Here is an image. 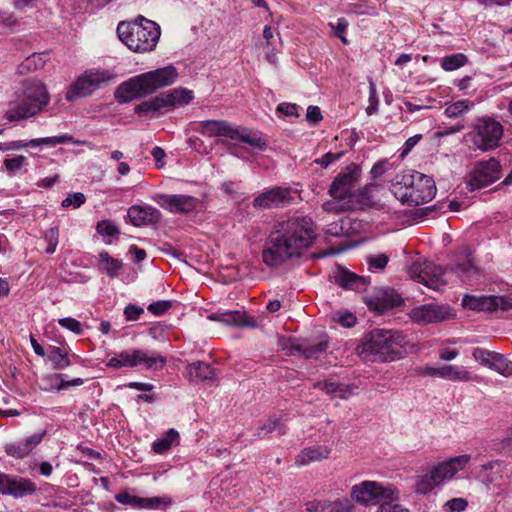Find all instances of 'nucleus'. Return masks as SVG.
Segmentation results:
<instances>
[{
	"label": "nucleus",
	"mask_w": 512,
	"mask_h": 512,
	"mask_svg": "<svg viewBox=\"0 0 512 512\" xmlns=\"http://www.w3.org/2000/svg\"><path fill=\"white\" fill-rule=\"evenodd\" d=\"M315 237L314 222L307 216L277 221L265 241L262 260L269 267H279L290 259L302 256Z\"/></svg>",
	"instance_id": "f257e3e1"
},
{
	"label": "nucleus",
	"mask_w": 512,
	"mask_h": 512,
	"mask_svg": "<svg viewBox=\"0 0 512 512\" xmlns=\"http://www.w3.org/2000/svg\"><path fill=\"white\" fill-rule=\"evenodd\" d=\"M391 192L402 204L418 206L434 198L436 186L430 176L405 170L396 175Z\"/></svg>",
	"instance_id": "f03ea898"
},
{
	"label": "nucleus",
	"mask_w": 512,
	"mask_h": 512,
	"mask_svg": "<svg viewBox=\"0 0 512 512\" xmlns=\"http://www.w3.org/2000/svg\"><path fill=\"white\" fill-rule=\"evenodd\" d=\"M176 77L177 72L172 66L135 76L116 89L115 98L119 103H128L133 99L152 94L159 88L171 85Z\"/></svg>",
	"instance_id": "7ed1b4c3"
},
{
	"label": "nucleus",
	"mask_w": 512,
	"mask_h": 512,
	"mask_svg": "<svg viewBox=\"0 0 512 512\" xmlns=\"http://www.w3.org/2000/svg\"><path fill=\"white\" fill-rule=\"evenodd\" d=\"M50 101L45 84L38 79H29L23 83L18 100L11 103L5 117L9 121L22 120L42 112Z\"/></svg>",
	"instance_id": "20e7f679"
},
{
	"label": "nucleus",
	"mask_w": 512,
	"mask_h": 512,
	"mask_svg": "<svg viewBox=\"0 0 512 512\" xmlns=\"http://www.w3.org/2000/svg\"><path fill=\"white\" fill-rule=\"evenodd\" d=\"M117 34L130 50L143 53L154 50L161 32L156 22L140 16L134 23H119Z\"/></svg>",
	"instance_id": "39448f33"
},
{
	"label": "nucleus",
	"mask_w": 512,
	"mask_h": 512,
	"mask_svg": "<svg viewBox=\"0 0 512 512\" xmlns=\"http://www.w3.org/2000/svg\"><path fill=\"white\" fill-rule=\"evenodd\" d=\"M405 337L398 331L374 329L364 337L362 353L380 361H391L402 354Z\"/></svg>",
	"instance_id": "423d86ee"
},
{
	"label": "nucleus",
	"mask_w": 512,
	"mask_h": 512,
	"mask_svg": "<svg viewBox=\"0 0 512 512\" xmlns=\"http://www.w3.org/2000/svg\"><path fill=\"white\" fill-rule=\"evenodd\" d=\"M502 135L503 127L498 121L490 117H483L475 121L472 130L465 134L464 138L476 149L486 152L499 146Z\"/></svg>",
	"instance_id": "0eeeda50"
},
{
	"label": "nucleus",
	"mask_w": 512,
	"mask_h": 512,
	"mask_svg": "<svg viewBox=\"0 0 512 512\" xmlns=\"http://www.w3.org/2000/svg\"><path fill=\"white\" fill-rule=\"evenodd\" d=\"M166 364V358L160 355H148L146 351L140 349H132L115 353L111 357L107 366L119 369L122 367H138L143 365L146 369L159 370L162 369Z\"/></svg>",
	"instance_id": "6e6552de"
},
{
	"label": "nucleus",
	"mask_w": 512,
	"mask_h": 512,
	"mask_svg": "<svg viewBox=\"0 0 512 512\" xmlns=\"http://www.w3.org/2000/svg\"><path fill=\"white\" fill-rule=\"evenodd\" d=\"M112 79V74L107 70H87L79 76L66 92V99H76L91 95Z\"/></svg>",
	"instance_id": "1a4fd4ad"
},
{
	"label": "nucleus",
	"mask_w": 512,
	"mask_h": 512,
	"mask_svg": "<svg viewBox=\"0 0 512 512\" xmlns=\"http://www.w3.org/2000/svg\"><path fill=\"white\" fill-rule=\"evenodd\" d=\"M395 489L383 486L375 481H363L351 488V497L360 504H376L393 500Z\"/></svg>",
	"instance_id": "9d476101"
},
{
	"label": "nucleus",
	"mask_w": 512,
	"mask_h": 512,
	"mask_svg": "<svg viewBox=\"0 0 512 512\" xmlns=\"http://www.w3.org/2000/svg\"><path fill=\"white\" fill-rule=\"evenodd\" d=\"M360 178V168L352 163L341 171L333 180L329 188V194L334 199L346 200L349 202L356 189L355 186Z\"/></svg>",
	"instance_id": "9b49d317"
},
{
	"label": "nucleus",
	"mask_w": 512,
	"mask_h": 512,
	"mask_svg": "<svg viewBox=\"0 0 512 512\" xmlns=\"http://www.w3.org/2000/svg\"><path fill=\"white\" fill-rule=\"evenodd\" d=\"M501 166L497 159L478 162L468 176L471 190L488 186L500 178Z\"/></svg>",
	"instance_id": "f8f14e48"
},
{
	"label": "nucleus",
	"mask_w": 512,
	"mask_h": 512,
	"mask_svg": "<svg viewBox=\"0 0 512 512\" xmlns=\"http://www.w3.org/2000/svg\"><path fill=\"white\" fill-rule=\"evenodd\" d=\"M367 307L377 313H383L389 309L400 306L402 297L394 289L389 287H376L363 297Z\"/></svg>",
	"instance_id": "ddd939ff"
},
{
	"label": "nucleus",
	"mask_w": 512,
	"mask_h": 512,
	"mask_svg": "<svg viewBox=\"0 0 512 512\" xmlns=\"http://www.w3.org/2000/svg\"><path fill=\"white\" fill-rule=\"evenodd\" d=\"M155 202L163 209L174 214L194 212L200 205V200L185 194H158Z\"/></svg>",
	"instance_id": "4468645a"
},
{
	"label": "nucleus",
	"mask_w": 512,
	"mask_h": 512,
	"mask_svg": "<svg viewBox=\"0 0 512 512\" xmlns=\"http://www.w3.org/2000/svg\"><path fill=\"white\" fill-rule=\"evenodd\" d=\"M445 270L433 262L415 264L411 268V277L425 286L438 290L446 284Z\"/></svg>",
	"instance_id": "2eb2a0df"
},
{
	"label": "nucleus",
	"mask_w": 512,
	"mask_h": 512,
	"mask_svg": "<svg viewBox=\"0 0 512 512\" xmlns=\"http://www.w3.org/2000/svg\"><path fill=\"white\" fill-rule=\"evenodd\" d=\"M462 305L471 310L507 311L512 308V300L505 296L465 295L462 299Z\"/></svg>",
	"instance_id": "dca6fc26"
},
{
	"label": "nucleus",
	"mask_w": 512,
	"mask_h": 512,
	"mask_svg": "<svg viewBox=\"0 0 512 512\" xmlns=\"http://www.w3.org/2000/svg\"><path fill=\"white\" fill-rule=\"evenodd\" d=\"M36 491V484L30 479L0 472V494L22 498Z\"/></svg>",
	"instance_id": "f3484780"
},
{
	"label": "nucleus",
	"mask_w": 512,
	"mask_h": 512,
	"mask_svg": "<svg viewBox=\"0 0 512 512\" xmlns=\"http://www.w3.org/2000/svg\"><path fill=\"white\" fill-rule=\"evenodd\" d=\"M291 200V190L289 188L274 187L255 197L253 207L259 210L280 208L288 205Z\"/></svg>",
	"instance_id": "a211bd4d"
},
{
	"label": "nucleus",
	"mask_w": 512,
	"mask_h": 512,
	"mask_svg": "<svg viewBox=\"0 0 512 512\" xmlns=\"http://www.w3.org/2000/svg\"><path fill=\"white\" fill-rule=\"evenodd\" d=\"M411 319L419 324H429L444 321L452 316L448 306L434 303L420 305L410 312Z\"/></svg>",
	"instance_id": "6ab92c4d"
},
{
	"label": "nucleus",
	"mask_w": 512,
	"mask_h": 512,
	"mask_svg": "<svg viewBox=\"0 0 512 512\" xmlns=\"http://www.w3.org/2000/svg\"><path fill=\"white\" fill-rule=\"evenodd\" d=\"M448 271L455 274L464 282H471L479 275V268L474 263L469 248H464L457 254L455 264L449 266Z\"/></svg>",
	"instance_id": "aec40b11"
},
{
	"label": "nucleus",
	"mask_w": 512,
	"mask_h": 512,
	"mask_svg": "<svg viewBox=\"0 0 512 512\" xmlns=\"http://www.w3.org/2000/svg\"><path fill=\"white\" fill-rule=\"evenodd\" d=\"M470 461V456L460 455L438 464L431 469L438 483L452 478L458 471L462 470Z\"/></svg>",
	"instance_id": "412c9836"
},
{
	"label": "nucleus",
	"mask_w": 512,
	"mask_h": 512,
	"mask_svg": "<svg viewBox=\"0 0 512 512\" xmlns=\"http://www.w3.org/2000/svg\"><path fill=\"white\" fill-rule=\"evenodd\" d=\"M72 140V136L68 134L60 135V136H52V137H45V138H37L32 139L28 142L24 141H12L7 143H0V150L1 151H7V150H19L26 147H37L40 145H50L55 146L58 144H64L68 143Z\"/></svg>",
	"instance_id": "4be33fe9"
},
{
	"label": "nucleus",
	"mask_w": 512,
	"mask_h": 512,
	"mask_svg": "<svg viewBox=\"0 0 512 512\" xmlns=\"http://www.w3.org/2000/svg\"><path fill=\"white\" fill-rule=\"evenodd\" d=\"M127 215L131 223L136 227L154 224L160 219V212L149 205H133L128 209Z\"/></svg>",
	"instance_id": "5701e85b"
},
{
	"label": "nucleus",
	"mask_w": 512,
	"mask_h": 512,
	"mask_svg": "<svg viewBox=\"0 0 512 512\" xmlns=\"http://www.w3.org/2000/svg\"><path fill=\"white\" fill-rule=\"evenodd\" d=\"M380 190L377 184H368L361 189H357L349 200L348 206L351 210H362L377 205L375 194Z\"/></svg>",
	"instance_id": "b1692460"
},
{
	"label": "nucleus",
	"mask_w": 512,
	"mask_h": 512,
	"mask_svg": "<svg viewBox=\"0 0 512 512\" xmlns=\"http://www.w3.org/2000/svg\"><path fill=\"white\" fill-rule=\"evenodd\" d=\"M332 449L327 445H314L302 449L295 458L297 466H307L313 462L327 459Z\"/></svg>",
	"instance_id": "393cba45"
},
{
	"label": "nucleus",
	"mask_w": 512,
	"mask_h": 512,
	"mask_svg": "<svg viewBox=\"0 0 512 512\" xmlns=\"http://www.w3.org/2000/svg\"><path fill=\"white\" fill-rule=\"evenodd\" d=\"M194 129L204 136H225L230 138L232 126L224 120H205L197 122Z\"/></svg>",
	"instance_id": "a878e982"
},
{
	"label": "nucleus",
	"mask_w": 512,
	"mask_h": 512,
	"mask_svg": "<svg viewBox=\"0 0 512 512\" xmlns=\"http://www.w3.org/2000/svg\"><path fill=\"white\" fill-rule=\"evenodd\" d=\"M208 319L218 321L228 326H255L253 318L241 311L217 312L209 315Z\"/></svg>",
	"instance_id": "bb28decb"
},
{
	"label": "nucleus",
	"mask_w": 512,
	"mask_h": 512,
	"mask_svg": "<svg viewBox=\"0 0 512 512\" xmlns=\"http://www.w3.org/2000/svg\"><path fill=\"white\" fill-rule=\"evenodd\" d=\"M186 377L191 382H204L215 378V370L208 363L197 361L186 367Z\"/></svg>",
	"instance_id": "cd10ccee"
},
{
	"label": "nucleus",
	"mask_w": 512,
	"mask_h": 512,
	"mask_svg": "<svg viewBox=\"0 0 512 512\" xmlns=\"http://www.w3.org/2000/svg\"><path fill=\"white\" fill-rule=\"evenodd\" d=\"M440 378L453 382L475 381L477 376L472 375L464 366L446 364L441 366Z\"/></svg>",
	"instance_id": "c85d7f7f"
},
{
	"label": "nucleus",
	"mask_w": 512,
	"mask_h": 512,
	"mask_svg": "<svg viewBox=\"0 0 512 512\" xmlns=\"http://www.w3.org/2000/svg\"><path fill=\"white\" fill-rule=\"evenodd\" d=\"M336 283L345 289L359 291L367 285V279L345 269H340L335 276Z\"/></svg>",
	"instance_id": "c756f323"
},
{
	"label": "nucleus",
	"mask_w": 512,
	"mask_h": 512,
	"mask_svg": "<svg viewBox=\"0 0 512 512\" xmlns=\"http://www.w3.org/2000/svg\"><path fill=\"white\" fill-rule=\"evenodd\" d=\"M327 345L328 341L325 339H321L316 343H302L298 345H293L291 347V354H299L307 359H316L326 351Z\"/></svg>",
	"instance_id": "7c9ffc66"
},
{
	"label": "nucleus",
	"mask_w": 512,
	"mask_h": 512,
	"mask_svg": "<svg viewBox=\"0 0 512 512\" xmlns=\"http://www.w3.org/2000/svg\"><path fill=\"white\" fill-rule=\"evenodd\" d=\"M161 95L166 110L188 104L193 99L192 91L186 89H174L170 92L162 93Z\"/></svg>",
	"instance_id": "2f4dec72"
},
{
	"label": "nucleus",
	"mask_w": 512,
	"mask_h": 512,
	"mask_svg": "<svg viewBox=\"0 0 512 512\" xmlns=\"http://www.w3.org/2000/svg\"><path fill=\"white\" fill-rule=\"evenodd\" d=\"M230 139L239 140L260 150H263L266 147V142L257 133L249 131L246 128L232 127Z\"/></svg>",
	"instance_id": "473e14b6"
},
{
	"label": "nucleus",
	"mask_w": 512,
	"mask_h": 512,
	"mask_svg": "<svg viewBox=\"0 0 512 512\" xmlns=\"http://www.w3.org/2000/svg\"><path fill=\"white\" fill-rule=\"evenodd\" d=\"M47 357L54 370H63L71 365L68 352L61 347L50 346Z\"/></svg>",
	"instance_id": "72a5a7b5"
},
{
	"label": "nucleus",
	"mask_w": 512,
	"mask_h": 512,
	"mask_svg": "<svg viewBox=\"0 0 512 512\" xmlns=\"http://www.w3.org/2000/svg\"><path fill=\"white\" fill-rule=\"evenodd\" d=\"M99 263L100 270L111 278L117 277L123 266L121 260L111 257L106 251L99 254Z\"/></svg>",
	"instance_id": "f704fd0d"
},
{
	"label": "nucleus",
	"mask_w": 512,
	"mask_h": 512,
	"mask_svg": "<svg viewBox=\"0 0 512 512\" xmlns=\"http://www.w3.org/2000/svg\"><path fill=\"white\" fill-rule=\"evenodd\" d=\"M166 110L162 95H158L152 100L144 101L135 106L134 112L138 115H148L150 113Z\"/></svg>",
	"instance_id": "c9c22d12"
},
{
	"label": "nucleus",
	"mask_w": 512,
	"mask_h": 512,
	"mask_svg": "<svg viewBox=\"0 0 512 512\" xmlns=\"http://www.w3.org/2000/svg\"><path fill=\"white\" fill-rule=\"evenodd\" d=\"M63 374H50L43 380L49 382L51 388H55L58 391L65 390L70 386H80L84 383L82 378H74L72 380H64Z\"/></svg>",
	"instance_id": "e433bc0d"
},
{
	"label": "nucleus",
	"mask_w": 512,
	"mask_h": 512,
	"mask_svg": "<svg viewBox=\"0 0 512 512\" xmlns=\"http://www.w3.org/2000/svg\"><path fill=\"white\" fill-rule=\"evenodd\" d=\"M46 63V54L34 53L27 57L20 65L19 72L21 74L31 72L44 67Z\"/></svg>",
	"instance_id": "4c0bfd02"
},
{
	"label": "nucleus",
	"mask_w": 512,
	"mask_h": 512,
	"mask_svg": "<svg viewBox=\"0 0 512 512\" xmlns=\"http://www.w3.org/2000/svg\"><path fill=\"white\" fill-rule=\"evenodd\" d=\"M437 485H439V483L430 470L429 473L421 475L417 478L415 491L419 494H427Z\"/></svg>",
	"instance_id": "58836bf2"
},
{
	"label": "nucleus",
	"mask_w": 512,
	"mask_h": 512,
	"mask_svg": "<svg viewBox=\"0 0 512 512\" xmlns=\"http://www.w3.org/2000/svg\"><path fill=\"white\" fill-rule=\"evenodd\" d=\"M473 106L474 103L470 100H459L448 105L445 109V114L449 118H457L468 112Z\"/></svg>",
	"instance_id": "ea45409f"
},
{
	"label": "nucleus",
	"mask_w": 512,
	"mask_h": 512,
	"mask_svg": "<svg viewBox=\"0 0 512 512\" xmlns=\"http://www.w3.org/2000/svg\"><path fill=\"white\" fill-rule=\"evenodd\" d=\"M178 437L179 433L175 429H170L162 438L153 443V450L156 453H163L167 451Z\"/></svg>",
	"instance_id": "a19ab883"
},
{
	"label": "nucleus",
	"mask_w": 512,
	"mask_h": 512,
	"mask_svg": "<svg viewBox=\"0 0 512 512\" xmlns=\"http://www.w3.org/2000/svg\"><path fill=\"white\" fill-rule=\"evenodd\" d=\"M275 430H278L280 434L286 433V427L280 424L277 418L270 417L264 424L258 427L256 435L258 438H263Z\"/></svg>",
	"instance_id": "79ce46f5"
},
{
	"label": "nucleus",
	"mask_w": 512,
	"mask_h": 512,
	"mask_svg": "<svg viewBox=\"0 0 512 512\" xmlns=\"http://www.w3.org/2000/svg\"><path fill=\"white\" fill-rule=\"evenodd\" d=\"M172 500L168 496H162V497H150V498H144L142 497V504L141 508L145 509H167L169 506H171Z\"/></svg>",
	"instance_id": "37998d69"
},
{
	"label": "nucleus",
	"mask_w": 512,
	"mask_h": 512,
	"mask_svg": "<svg viewBox=\"0 0 512 512\" xmlns=\"http://www.w3.org/2000/svg\"><path fill=\"white\" fill-rule=\"evenodd\" d=\"M490 369L495 370L501 375H512V361L505 358L502 354L496 353L491 363Z\"/></svg>",
	"instance_id": "c03bdc74"
},
{
	"label": "nucleus",
	"mask_w": 512,
	"mask_h": 512,
	"mask_svg": "<svg viewBox=\"0 0 512 512\" xmlns=\"http://www.w3.org/2000/svg\"><path fill=\"white\" fill-rule=\"evenodd\" d=\"M467 62V57L462 53H456L450 56H446L442 59L441 67L446 71H453L462 66Z\"/></svg>",
	"instance_id": "a18cd8bd"
},
{
	"label": "nucleus",
	"mask_w": 512,
	"mask_h": 512,
	"mask_svg": "<svg viewBox=\"0 0 512 512\" xmlns=\"http://www.w3.org/2000/svg\"><path fill=\"white\" fill-rule=\"evenodd\" d=\"M4 449H5V452L7 453V455H9L13 458L22 459L30 454L22 440L18 441V442L7 443L4 447Z\"/></svg>",
	"instance_id": "49530a36"
},
{
	"label": "nucleus",
	"mask_w": 512,
	"mask_h": 512,
	"mask_svg": "<svg viewBox=\"0 0 512 512\" xmlns=\"http://www.w3.org/2000/svg\"><path fill=\"white\" fill-rule=\"evenodd\" d=\"M44 241L47 243V247L45 252L48 254H53L56 251L58 245L59 238V230L58 227H51L44 233Z\"/></svg>",
	"instance_id": "de8ad7c7"
},
{
	"label": "nucleus",
	"mask_w": 512,
	"mask_h": 512,
	"mask_svg": "<svg viewBox=\"0 0 512 512\" xmlns=\"http://www.w3.org/2000/svg\"><path fill=\"white\" fill-rule=\"evenodd\" d=\"M496 352H492L483 348H475L472 352V357L483 366L491 367Z\"/></svg>",
	"instance_id": "09e8293b"
},
{
	"label": "nucleus",
	"mask_w": 512,
	"mask_h": 512,
	"mask_svg": "<svg viewBox=\"0 0 512 512\" xmlns=\"http://www.w3.org/2000/svg\"><path fill=\"white\" fill-rule=\"evenodd\" d=\"M329 26L331 27L334 35L337 38H339L343 44L349 43L348 39L344 35L345 31L347 30V28L349 26V22L346 18H344V17L338 18L336 24L329 23Z\"/></svg>",
	"instance_id": "8fccbe9b"
},
{
	"label": "nucleus",
	"mask_w": 512,
	"mask_h": 512,
	"mask_svg": "<svg viewBox=\"0 0 512 512\" xmlns=\"http://www.w3.org/2000/svg\"><path fill=\"white\" fill-rule=\"evenodd\" d=\"M398 493L395 491L393 500H385L382 502L377 512H409L407 508L399 504L397 500Z\"/></svg>",
	"instance_id": "3c124183"
},
{
	"label": "nucleus",
	"mask_w": 512,
	"mask_h": 512,
	"mask_svg": "<svg viewBox=\"0 0 512 512\" xmlns=\"http://www.w3.org/2000/svg\"><path fill=\"white\" fill-rule=\"evenodd\" d=\"M322 208L326 212H342L351 210V208L348 206V201L334 198L333 200L324 202Z\"/></svg>",
	"instance_id": "603ef678"
},
{
	"label": "nucleus",
	"mask_w": 512,
	"mask_h": 512,
	"mask_svg": "<svg viewBox=\"0 0 512 512\" xmlns=\"http://www.w3.org/2000/svg\"><path fill=\"white\" fill-rule=\"evenodd\" d=\"M322 389L332 395L339 396L340 398H345L347 394V389L343 384L332 382V381H325L322 384Z\"/></svg>",
	"instance_id": "864d4df0"
},
{
	"label": "nucleus",
	"mask_w": 512,
	"mask_h": 512,
	"mask_svg": "<svg viewBox=\"0 0 512 512\" xmlns=\"http://www.w3.org/2000/svg\"><path fill=\"white\" fill-rule=\"evenodd\" d=\"M115 499L118 503L123 505H129L135 508H141L142 497L131 495L127 492L119 493L115 496Z\"/></svg>",
	"instance_id": "5fc2aeb1"
},
{
	"label": "nucleus",
	"mask_w": 512,
	"mask_h": 512,
	"mask_svg": "<svg viewBox=\"0 0 512 512\" xmlns=\"http://www.w3.org/2000/svg\"><path fill=\"white\" fill-rule=\"evenodd\" d=\"M368 268L370 271H379L386 267L388 263V256L385 254H379L376 256H369L367 258Z\"/></svg>",
	"instance_id": "6e6d98bb"
},
{
	"label": "nucleus",
	"mask_w": 512,
	"mask_h": 512,
	"mask_svg": "<svg viewBox=\"0 0 512 512\" xmlns=\"http://www.w3.org/2000/svg\"><path fill=\"white\" fill-rule=\"evenodd\" d=\"M86 201V197L83 193L76 192L73 194H69L63 201L62 206L64 208L73 207V208H79L82 204H84Z\"/></svg>",
	"instance_id": "4d7b16f0"
},
{
	"label": "nucleus",
	"mask_w": 512,
	"mask_h": 512,
	"mask_svg": "<svg viewBox=\"0 0 512 512\" xmlns=\"http://www.w3.org/2000/svg\"><path fill=\"white\" fill-rule=\"evenodd\" d=\"M58 323L63 328L68 329L77 335L83 334L82 324L74 318H71V317L61 318L58 320Z\"/></svg>",
	"instance_id": "13d9d810"
},
{
	"label": "nucleus",
	"mask_w": 512,
	"mask_h": 512,
	"mask_svg": "<svg viewBox=\"0 0 512 512\" xmlns=\"http://www.w3.org/2000/svg\"><path fill=\"white\" fill-rule=\"evenodd\" d=\"M96 229L102 236H114L119 233L117 226L109 220L98 222Z\"/></svg>",
	"instance_id": "bf43d9fd"
},
{
	"label": "nucleus",
	"mask_w": 512,
	"mask_h": 512,
	"mask_svg": "<svg viewBox=\"0 0 512 512\" xmlns=\"http://www.w3.org/2000/svg\"><path fill=\"white\" fill-rule=\"evenodd\" d=\"M379 105V99L377 96L376 87L373 83H370L369 86V105L366 108V113L368 116L373 115L377 112Z\"/></svg>",
	"instance_id": "052dcab7"
},
{
	"label": "nucleus",
	"mask_w": 512,
	"mask_h": 512,
	"mask_svg": "<svg viewBox=\"0 0 512 512\" xmlns=\"http://www.w3.org/2000/svg\"><path fill=\"white\" fill-rule=\"evenodd\" d=\"M171 306H172L171 301L161 300V301H156V302L151 303L147 309L152 314L159 316V315L164 314L166 311H168L171 308Z\"/></svg>",
	"instance_id": "680f3d73"
},
{
	"label": "nucleus",
	"mask_w": 512,
	"mask_h": 512,
	"mask_svg": "<svg viewBox=\"0 0 512 512\" xmlns=\"http://www.w3.org/2000/svg\"><path fill=\"white\" fill-rule=\"evenodd\" d=\"M343 152L332 153L328 152L324 154L321 158L315 160V163L321 166L322 168H327L330 164L338 161L342 156Z\"/></svg>",
	"instance_id": "e2e57ef3"
},
{
	"label": "nucleus",
	"mask_w": 512,
	"mask_h": 512,
	"mask_svg": "<svg viewBox=\"0 0 512 512\" xmlns=\"http://www.w3.org/2000/svg\"><path fill=\"white\" fill-rule=\"evenodd\" d=\"M445 507L449 512H462L467 507V501L463 498H453L445 503Z\"/></svg>",
	"instance_id": "0e129e2a"
},
{
	"label": "nucleus",
	"mask_w": 512,
	"mask_h": 512,
	"mask_svg": "<svg viewBox=\"0 0 512 512\" xmlns=\"http://www.w3.org/2000/svg\"><path fill=\"white\" fill-rule=\"evenodd\" d=\"M354 509V505L351 503L350 500L344 499V500H337L335 501L329 512H352Z\"/></svg>",
	"instance_id": "69168bd1"
},
{
	"label": "nucleus",
	"mask_w": 512,
	"mask_h": 512,
	"mask_svg": "<svg viewBox=\"0 0 512 512\" xmlns=\"http://www.w3.org/2000/svg\"><path fill=\"white\" fill-rule=\"evenodd\" d=\"M143 312V308L133 304L127 305L124 309V315L128 321L137 320Z\"/></svg>",
	"instance_id": "338daca9"
},
{
	"label": "nucleus",
	"mask_w": 512,
	"mask_h": 512,
	"mask_svg": "<svg viewBox=\"0 0 512 512\" xmlns=\"http://www.w3.org/2000/svg\"><path fill=\"white\" fill-rule=\"evenodd\" d=\"M26 158L22 155L16 156L14 158L5 159L4 165L7 170L14 171L22 167Z\"/></svg>",
	"instance_id": "774afa93"
}]
</instances>
